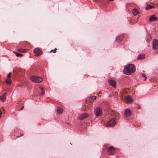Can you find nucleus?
<instances>
[{
	"label": "nucleus",
	"instance_id": "1",
	"mask_svg": "<svg viewBox=\"0 0 158 158\" xmlns=\"http://www.w3.org/2000/svg\"><path fill=\"white\" fill-rule=\"evenodd\" d=\"M135 65L132 64H130L125 66L123 72L124 74L130 75L135 71Z\"/></svg>",
	"mask_w": 158,
	"mask_h": 158
},
{
	"label": "nucleus",
	"instance_id": "2",
	"mask_svg": "<svg viewBox=\"0 0 158 158\" xmlns=\"http://www.w3.org/2000/svg\"><path fill=\"white\" fill-rule=\"evenodd\" d=\"M111 115H113V118H111L109 121L107 122L106 125V126L107 127H110L115 125L117 121V120L115 117L117 116L118 115L117 113L116 112L113 111L111 113Z\"/></svg>",
	"mask_w": 158,
	"mask_h": 158
},
{
	"label": "nucleus",
	"instance_id": "3",
	"mask_svg": "<svg viewBox=\"0 0 158 158\" xmlns=\"http://www.w3.org/2000/svg\"><path fill=\"white\" fill-rule=\"evenodd\" d=\"M31 79L32 81L36 83H40L43 81V79L41 78L35 76L31 77Z\"/></svg>",
	"mask_w": 158,
	"mask_h": 158
},
{
	"label": "nucleus",
	"instance_id": "4",
	"mask_svg": "<svg viewBox=\"0 0 158 158\" xmlns=\"http://www.w3.org/2000/svg\"><path fill=\"white\" fill-rule=\"evenodd\" d=\"M94 113L96 116H100L102 115V111L99 107H98L95 108Z\"/></svg>",
	"mask_w": 158,
	"mask_h": 158
},
{
	"label": "nucleus",
	"instance_id": "5",
	"mask_svg": "<svg viewBox=\"0 0 158 158\" xmlns=\"http://www.w3.org/2000/svg\"><path fill=\"white\" fill-rule=\"evenodd\" d=\"M152 49L156 50L158 49V40L154 39L152 41Z\"/></svg>",
	"mask_w": 158,
	"mask_h": 158
},
{
	"label": "nucleus",
	"instance_id": "6",
	"mask_svg": "<svg viewBox=\"0 0 158 158\" xmlns=\"http://www.w3.org/2000/svg\"><path fill=\"white\" fill-rule=\"evenodd\" d=\"M34 52L36 56H39L42 54V51L39 48H35L34 50Z\"/></svg>",
	"mask_w": 158,
	"mask_h": 158
},
{
	"label": "nucleus",
	"instance_id": "7",
	"mask_svg": "<svg viewBox=\"0 0 158 158\" xmlns=\"http://www.w3.org/2000/svg\"><path fill=\"white\" fill-rule=\"evenodd\" d=\"M114 148L112 146L109 147L107 150V154L109 155H113L114 153Z\"/></svg>",
	"mask_w": 158,
	"mask_h": 158
},
{
	"label": "nucleus",
	"instance_id": "8",
	"mask_svg": "<svg viewBox=\"0 0 158 158\" xmlns=\"http://www.w3.org/2000/svg\"><path fill=\"white\" fill-rule=\"evenodd\" d=\"M126 102L127 103H131L133 101V99L130 96H127L125 97Z\"/></svg>",
	"mask_w": 158,
	"mask_h": 158
},
{
	"label": "nucleus",
	"instance_id": "9",
	"mask_svg": "<svg viewBox=\"0 0 158 158\" xmlns=\"http://www.w3.org/2000/svg\"><path fill=\"white\" fill-rule=\"evenodd\" d=\"M89 114L87 113H85L81 115L79 117V119L81 120H82L84 119L87 117Z\"/></svg>",
	"mask_w": 158,
	"mask_h": 158
},
{
	"label": "nucleus",
	"instance_id": "10",
	"mask_svg": "<svg viewBox=\"0 0 158 158\" xmlns=\"http://www.w3.org/2000/svg\"><path fill=\"white\" fill-rule=\"evenodd\" d=\"M131 112L130 110L128 109H127L124 112V116L126 117H127L131 115Z\"/></svg>",
	"mask_w": 158,
	"mask_h": 158
},
{
	"label": "nucleus",
	"instance_id": "11",
	"mask_svg": "<svg viewBox=\"0 0 158 158\" xmlns=\"http://www.w3.org/2000/svg\"><path fill=\"white\" fill-rule=\"evenodd\" d=\"M108 82L110 85L115 88L116 87V81L113 80H108Z\"/></svg>",
	"mask_w": 158,
	"mask_h": 158
},
{
	"label": "nucleus",
	"instance_id": "12",
	"mask_svg": "<svg viewBox=\"0 0 158 158\" xmlns=\"http://www.w3.org/2000/svg\"><path fill=\"white\" fill-rule=\"evenodd\" d=\"M123 38V36L122 35H118L116 38V42H120L122 40Z\"/></svg>",
	"mask_w": 158,
	"mask_h": 158
},
{
	"label": "nucleus",
	"instance_id": "13",
	"mask_svg": "<svg viewBox=\"0 0 158 158\" xmlns=\"http://www.w3.org/2000/svg\"><path fill=\"white\" fill-rule=\"evenodd\" d=\"M157 20V18L156 17H155L154 15H152V16L149 19V20L151 22H153Z\"/></svg>",
	"mask_w": 158,
	"mask_h": 158
},
{
	"label": "nucleus",
	"instance_id": "14",
	"mask_svg": "<svg viewBox=\"0 0 158 158\" xmlns=\"http://www.w3.org/2000/svg\"><path fill=\"white\" fill-rule=\"evenodd\" d=\"M145 57V55L143 54H140L138 55L137 56V59L141 60Z\"/></svg>",
	"mask_w": 158,
	"mask_h": 158
},
{
	"label": "nucleus",
	"instance_id": "15",
	"mask_svg": "<svg viewBox=\"0 0 158 158\" xmlns=\"http://www.w3.org/2000/svg\"><path fill=\"white\" fill-rule=\"evenodd\" d=\"M57 113L59 114H61L63 111L62 109L59 107H57Z\"/></svg>",
	"mask_w": 158,
	"mask_h": 158
},
{
	"label": "nucleus",
	"instance_id": "16",
	"mask_svg": "<svg viewBox=\"0 0 158 158\" xmlns=\"http://www.w3.org/2000/svg\"><path fill=\"white\" fill-rule=\"evenodd\" d=\"M155 8V7L151 5H147L145 7V9L146 10H148L152 8Z\"/></svg>",
	"mask_w": 158,
	"mask_h": 158
},
{
	"label": "nucleus",
	"instance_id": "17",
	"mask_svg": "<svg viewBox=\"0 0 158 158\" xmlns=\"http://www.w3.org/2000/svg\"><path fill=\"white\" fill-rule=\"evenodd\" d=\"M132 13L135 16L139 13V12L137 9L134 8L133 10Z\"/></svg>",
	"mask_w": 158,
	"mask_h": 158
},
{
	"label": "nucleus",
	"instance_id": "18",
	"mask_svg": "<svg viewBox=\"0 0 158 158\" xmlns=\"http://www.w3.org/2000/svg\"><path fill=\"white\" fill-rule=\"evenodd\" d=\"M6 99V96H4V95H2L0 97V99L2 102H5Z\"/></svg>",
	"mask_w": 158,
	"mask_h": 158
},
{
	"label": "nucleus",
	"instance_id": "19",
	"mask_svg": "<svg viewBox=\"0 0 158 158\" xmlns=\"http://www.w3.org/2000/svg\"><path fill=\"white\" fill-rule=\"evenodd\" d=\"M11 79L10 78H8L6 80V83L8 84H10L11 83Z\"/></svg>",
	"mask_w": 158,
	"mask_h": 158
},
{
	"label": "nucleus",
	"instance_id": "20",
	"mask_svg": "<svg viewBox=\"0 0 158 158\" xmlns=\"http://www.w3.org/2000/svg\"><path fill=\"white\" fill-rule=\"evenodd\" d=\"M39 89L42 91V93L40 94V95H42L44 94V88L41 87H39Z\"/></svg>",
	"mask_w": 158,
	"mask_h": 158
},
{
	"label": "nucleus",
	"instance_id": "21",
	"mask_svg": "<svg viewBox=\"0 0 158 158\" xmlns=\"http://www.w3.org/2000/svg\"><path fill=\"white\" fill-rule=\"evenodd\" d=\"M18 51L20 52H27V50L25 49H23L21 48H19L18 49Z\"/></svg>",
	"mask_w": 158,
	"mask_h": 158
},
{
	"label": "nucleus",
	"instance_id": "22",
	"mask_svg": "<svg viewBox=\"0 0 158 158\" xmlns=\"http://www.w3.org/2000/svg\"><path fill=\"white\" fill-rule=\"evenodd\" d=\"M96 97L95 96H93L91 97V100H90V102H92L94 100L96 99Z\"/></svg>",
	"mask_w": 158,
	"mask_h": 158
},
{
	"label": "nucleus",
	"instance_id": "23",
	"mask_svg": "<svg viewBox=\"0 0 158 158\" xmlns=\"http://www.w3.org/2000/svg\"><path fill=\"white\" fill-rule=\"evenodd\" d=\"M16 55L17 56H23V55L22 54L19 53H16Z\"/></svg>",
	"mask_w": 158,
	"mask_h": 158
},
{
	"label": "nucleus",
	"instance_id": "24",
	"mask_svg": "<svg viewBox=\"0 0 158 158\" xmlns=\"http://www.w3.org/2000/svg\"><path fill=\"white\" fill-rule=\"evenodd\" d=\"M142 76L144 78L143 80L144 81H145L146 80L147 78L146 76L144 74H142Z\"/></svg>",
	"mask_w": 158,
	"mask_h": 158
},
{
	"label": "nucleus",
	"instance_id": "25",
	"mask_svg": "<svg viewBox=\"0 0 158 158\" xmlns=\"http://www.w3.org/2000/svg\"><path fill=\"white\" fill-rule=\"evenodd\" d=\"M57 50L56 48H55L53 50H52L50 52H53V53H55L56 52V50Z\"/></svg>",
	"mask_w": 158,
	"mask_h": 158
},
{
	"label": "nucleus",
	"instance_id": "26",
	"mask_svg": "<svg viewBox=\"0 0 158 158\" xmlns=\"http://www.w3.org/2000/svg\"><path fill=\"white\" fill-rule=\"evenodd\" d=\"M11 75V73H9L7 76V77L8 78H10V77Z\"/></svg>",
	"mask_w": 158,
	"mask_h": 158
},
{
	"label": "nucleus",
	"instance_id": "27",
	"mask_svg": "<svg viewBox=\"0 0 158 158\" xmlns=\"http://www.w3.org/2000/svg\"><path fill=\"white\" fill-rule=\"evenodd\" d=\"M23 134H20V136H17V138H19V137H21V136H23Z\"/></svg>",
	"mask_w": 158,
	"mask_h": 158
},
{
	"label": "nucleus",
	"instance_id": "28",
	"mask_svg": "<svg viewBox=\"0 0 158 158\" xmlns=\"http://www.w3.org/2000/svg\"><path fill=\"white\" fill-rule=\"evenodd\" d=\"M2 114V112L0 110V118L1 117Z\"/></svg>",
	"mask_w": 158,
	"mask_h": 158
},
{
	"label": "nucleus",
	"instance_id": "29",
	"mask_svg": "<svg viewBox=\"0 0 158 158\" xmlns=\"http://www.w3.org/2000/svg\"><path fill=\"white\" fill-rule=\"evenodd\" d=\"M7 94V93H5L2 95H4V96H6V95Z\"/></svg>",
	"mask_w": 158,
	"mask_h": 158
},
{
	"label": "nucleus",
	"instance_id": "30",
	"mask_svg": "<svg viewBox=\"0 0 158 158\" xmlns=\"http://www.w3.org/2000/svg\"><path fill=\"white\" fill-rule=\"evenodd\" d=\"M24 107V106H23L21 108V109L20 110H23V109Z\"/></svg>",
	"mask_w": 158,
	"mask_h": 158
}]
</instances>
